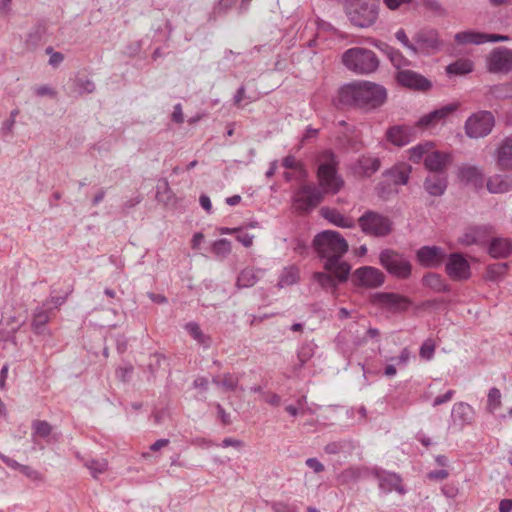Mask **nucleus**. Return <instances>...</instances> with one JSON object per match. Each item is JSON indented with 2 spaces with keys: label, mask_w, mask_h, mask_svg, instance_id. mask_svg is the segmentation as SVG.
<instances>
[{
  "label": "nucleus",
  "mask_w": 512,
  "mask_h": 512,
  "mask_svg": "<svg viewBox=\"0 0 512 512\" xmlns=\"http://www.w3.org/2000/svg\"><path fill=\"white\" fill-rule=\"evenodd\" d=\"M322 162L317 169L320 187L315 184L301 186L293 197L296 211L307 213L316 208L323 200L325 193L336 194L343 186V180L337 174L338 160L332 150H325L321 154Z\"/></svg>",
  "instance_id": "obj_1"
},
{
  "label": "nucleus",
  "mask_w": 512,
  "mask_h": 512,
  "mask_svg": "<svg viewBox=\"0 0 512 512\" xmlns=\"http://www.w3.org/2000/svg\"><path fill=\"white\" fill-rule=\"evenodd\" d=\"M313 247L318 256L325 259V270L334 274L339 282L346 281L351 267L342 260L343 255L348 251L345 238L337 231L325 230L314 237Z\"/></svg>",
  "instance_id": "obj_2"
},
{
  "label": "nucleus",
  "mask_w": 512,
  "mask_h": 512,
  "mask_svg": "<svg viewBox=\"0 0 512 512\" xmlns=\"http://www.w3.org/2000/svg\"><path fill=\"white\" fill-rule=\"evenodd\" d=\"M386 99V89L370 81H358L344 85L338 92L339 104L366 111L382 106Z\"/></svg>",
  "instance_id": "obj_3"
},
{
  "label": "nucleus",
  "mask_w": 512,
  "mask_h": 512,
  "mask_svg": "<svg viewBox=\"0 0 512 512\" xmlns=\"http://www.w3.org/2000/svg\"><path fill=\"white\" fill-rule=\"evenodd\" d=\"M379 7L380 0H350L344 12L352 26L369 28L378 20Z\"/></svg>",
  "instance_id": "obj_4"
},
{
  "label": "nucleus",
  "mask_w": 512,
  "mask_h": 512,
  "mask_svg": "<svg viewBox=\"0 0 512 512\" xmlns=\"http://www.w3.org/2000/svg\"><path fill=\"white\" fill-rule=\"evenodd\" d=\"M342 63L348 70L356 74L368 75L379 68L380 61L372 50L353 47L343 53Z\"/></svg>",
  "instance_id": "obj_5"
},
{
  "label": "nucleus",
  "mask_w": 512,
  "mask_h": 512,
  "mask_svg": "<svg viewBox=\"0 0 512 512\" xmlns=\"http://www.w3.org/2000/svg\"><path fill=\"white\" fill-rule=\"evenodd\" d=\"M358 225L365 235L375 238H384L393 230V221L374 210H366L358 218Z\"/></svg>",
  "instance_id": "obj_6"
},
{
  "label": "nucleus",
  "mask_w": 512,
  "mask_h": 512,
  "mask_svg": "<svg viewBox=\"0 0 512 512\" xmlns=\"http://www.w3.org/2000/svg\"><path fill=\"white\" fill-rule=\"evenodd\" d=\"M379 262L389 274L398 279H408L411 276V262L403 254L393 249L381 251Z\"/></svg>",
  "instance_id": "obj_7"
},
{
  "label": "nucleus",
  "mask_w": 512,
  "mask_h": 512,
  "mask_svg": "<svg viewBox=\"0 0 512 512\" xmlns=\"http://www.w3.org/2000/svg\"><path fill=\"white\" fill-rule=\"evenodd\" d=\"M495 124L494 116L489 111H479L465 122V132L469 138H483L491 133Z\"/></svg>",
  "instance_id": "obj_8"
},
{
  "label": "nucleus",
  "mask_w": 512,
  "mask_h": 512,
  "mask_svg": "<svg viewBox=\"0 0 512 512\" xmlns=\"http://www.w3.org/2000/svg\"><path fill=\"white\" fill-rule=\"evenodd\" d=\"M487 69L491 73L508 74L512 71V49L496 47L488 55Z\"/></svg>",
  "instance_id": "obj_9"
},
{
  "label": "nucleus",
  "mask_w": 512,
  "mask_h": 512,
  "mask_svg": "<svg viewBox=\"0 0 512 512\" xmlns=\"http://www.w3.org/2000/svg\"><path fill=\"white\" fill-rule=\"evenodd\" d=\"M413 54L429 55L439 49V37L436 30L422 29L413 36Z\"/></svg>",
  "instance_id": "obj_10"
},
{
  "label": "nucleus",
  "mask_w": 512,
  "mask_h": 512,
  "mask_svg": "<svg viewBox=\"0 0 512 512\" xmlns=\"http://www.w3.org/2000/svg\"><path fill=\"white\" fill-rule=\"evenodd\" d=\"M378 480L379 488L385 492L390 493L396 491L403 495L406 493V489L402 484V478L395 472H389L379 467L371 468V474Z\"/></svg>",
  "instance_id": "obj_11"
},
{
  "label": "nucleus",
  "mask_w": 512,
  "mask_h": 512,
  "mask_svg": "<svg viewBox=\"0 0 512 512\" xmlns=\"http://www.w3.org/2000/svg\"><path fill=\"white\" fill-rule=\"evenodd\" d=\"M352 279L356 285L377 288L384 283L385 275L378 268L363 266L354 271Z\"/></svg>",
  "instance_id": "obj_12"
},
{
  "label": "nucleus",
  "mask_w": 512,
  "mask_h": 512,
  "mask_svg": "<svg viewBox=\"0 0 512 512\" xmlns=\"http://www.w3.org/2000/svg\"><path fill=\"white\" fill-rule=\"evenodd\" d=\"M455 41L458 44L466 45V44H484L486 42H505L510 38L507 35L500 34H488L482 32L475 31H463L456 33L454 36Z\"/></svg>",
  "instance_id": "obj_13"
},
{
  "label": "nucleus",
  "mask_w": 512,
  "mask_h": 512,
  "mask_svg": "<svg viewBox=\"0 0 512 512\" xmlns=\"http://www.w3.org/2000/svg\"><path fill=\"white\" fill-rule=\"evenodd\" d=\"M396 80L401 86L417 91H427L432 86L431 81L426 77L408 69L399 70Z\"/></svg>",
  "instance_id": "obj_14"
},
{
  "label": "nucleus",
  "mask_w": 512,
  "mask_h": 512,
  "mask_svg": "<svg viewBox=\"0 0 512 512\" xmlns=\"http://www.w3.org/2000/svg\"><path fill=\"white\" fill-rule=\"evenodd\" d=\"M447 255L441 247L423 246L417 253V261L426 268H437L442 265Z\"/></svg>",
  "instance_id": "obj_15"
},
{
  "label": "nucleus",
  "mask_w": 512,
  "mask_h": 512,
  "mask_svg": "<svg viewBox=\"0 0 512 512\" xmlns=\"http://www.w3.org/2000/svg\"><path fill=\"white\" fill-rule=\"evenodd\" d=\"M457 103H450L442 106L439 109H435L430 113L423 115L417 122L416 127L420 129H426L435 126L437 123L446 119L450 114L458 109Z\"/></svg>",
  "instance_id": "obj_16"
},
{
  "label": "nucleus",
  "mask_w": 512,
  "mask_h": 512,
  "mask_svg": "<svg viewBox=\"0 0 512 512\" xmlns=\"http://www.w3.org/2000/svg\"><path fill=\"white\" fill-rule=\"evenodd\" d=\"M474 420V409L465 402H457L453 405L451 411V426L462 430L466 425H470Z\"/></svg>",
  "instance_id": "obj_17"
},
{
  "label": "nucleus",
  "mask_w": 512,
  "mask_h": 512,
  "mask_svg": "<svg viewBox=\"0 0 512 512\" xmlns=\"http://www.w3.org/2000/svg\"><path fill=\"white\" fill-rule=\"evenodd\" d=\"M446 273L453 280L467 279L470 276L469 263L461 254L453 253L446 264Z\"/></svg>",
  "instance_id": "obj_18"
},
{
  "label": "nucleus",
  "mask_w": 512,
  "mask_h": 512,
  "mask_svg": "<svg viewBox=\"0 0 512 512\" xmlns=\"http://www.w3.org/2000/svg\"><path fill=\"white\" fill-rule=\"evenodd\" d=\"M54 316L52 307H48V303H41L38 305L32 313L31 328L35 334H45L47 324L50 319Z\"/></svg>",
  "instance_id": "obj_19"
},
{
  "label": "nucleus",
  "mask_w": 512,
  "mask_h": 512,
  "mask_svg": "<svg viewBox=\"0 0 512 512\" xmlns=\"http://www.w3.org/2000/svg\"><path fill=\"white\" fill-rule=\"evenodd\" d=\"M416 128V125L414 127L407 125L392 126L387 130V140L396 146H405L415 138Z\"/></svg>",
  "instance_id": "obj_20"
},
{
  "label": "nucleus",
  "mask_w": 512,
  "mask_h": 512,
  "mask_svg": "<svg viewBox=\"0 0 512 512\" xmlns=\"http://www.w3.org/2000/svg\"><path fill=\"white\" fill-rule=\"evenodd\" d=\"M458 178L466 185L472 186L475 190L484 187V173L474 165H462L458 170Z\"/></svg>",
  "instance_id": "obj_21"
},
{
  "label": "nucleus",
  "mask_w": 512,
  "mask_h": 512,
  "mask_svg": "<svg viewBox=\"0 0 512 512\" xmlns=\"http://www.w3.org/2000/svg\"><path fill=\"white\" fill-rule=\"evenodd\" d=\"M381 167V161L378 157L372 155H362L353 165V171L358 176L370 177Z\"/></svg>",
  "instance_id": "obj_22"
},
{
  "label": "nucleus",
  "mask_w": 512,
  "mask_h": 512,
  "mask_svg": "<svg viewBox=\"0 0 512 512\" xmlns=\"http://www.w3.org/2000/svg\"><path fill=\"white\" fill-rule=\"evenodd\" d=\"M371 474V469L365 466L353 465L342 470L336 477L340 485L357 483L360 479Z\"/></svg>",
  "instance_id": "obj_23"
},
{
  "label": "nucleus",
  "mask_w": 512,
  "mask_h": 512,
  "mask_svg": "<svg viewBox=\"0 0 512 512\" xmlns=\"http://www.w3.org/2000/svg\"><path fill=\"white\" fill-rule=\"evenodd\" d=\"M372 44L387 56L392 65L399 69L410 65V61L396 48L380 40H373Z\"/></svg>",
  "instance_id": "obj_24"
},
{
  "label": "nucleus",
  "mask_w": 512,
  "mask_h": 512,
  "mask_svg": "<svg viewBox=\"0 0 512 512\" xmlns=\"http://www.w3.org/2000/svg\"><path fill=\"white\" fill-rule=\"evenodd\" d=\"M450 161L451 157L449 154L440 151H432L425 156L424 165L430 172L445 173V169Z\"/></svg>",
  "instance_id": "obj_25"
},
{
  "label": "nucleus",
  "mask_w": 512,
  "mask_h": 512,
  "mask_svg": "<svg viewBox=\"0 0 512 512\" xmlns=\"http://www.w3.org/2000/svg\"><path fill=\"white\" fill-rule=\"evenodd\" d=\"M379 304L394 310H406L411 304L410 300L397 293L382 292L376 295Z\"/></svg>",
  "instance_id": "obj_26"
},
{
  "label": "nucleus",
  "mask_w": 512,
  "mask_h": 512,
  "mask_svg": "<svg viewBox=\"0 0 512 512\" xmlns=\"http://www.w3.org/2000/svg\"><path fill=\"white\" fill-rule=\"evenodd\" d=\"M357 443L352 439H340L324 446V452L329 455H342L345 459L352 456Z\"/></svg>",
  "instance_id": "obj_27"
},
{
  "label": "nucleus",
  "mask_w": 512,
  "mask_h": 512,
  "mask_svg": "<svg viewBox=\"0 0 512 512\" xmlns=\"http://www.w3.org/2000/svg\"><path fill=\"white\" fill-rule=\"evenodd\" d=\"M496 161L500 170H512V135L506 137L497 148Z\"/></svg>",
  "instance_id": "obj_28"
},
{
  "label": "nucleus",
  "mask_w": 512,
  "mask_h": 512,
  "mask_svg": "<svg viewBox=\"0 0 512 512\" xmlns=\"http://www.w3.org/2000/svg\"><path fill=\"white\" fill-rule=\"evenodd\" d=\"M446 173H434L426 177L424 188L431 196H441L447 189Z\"/></svg>",
  "instance_id": "obj_29"
},
{
  "label": "nucleus",
  "mask_w": 512,
  "mask_h": 512,
  "mask_svg": "<svg viewBox=\"0 0 512 512\" xmlns=\"http://www.w3.org/2000/svg\"><path fill=\"white\" fill-rule=\"evenodd\" d=\"M486 187L492 194L507 193L512 190V175H493L487 179Z\"/></svg>",
  "instance_id": "obj_30"
},
{
  "label": "nucleus",
  "mask_w": 512,
  "mask_h": 512,
  "mask_svg": "<svg viewBox=\"0 0 512 512\" xmlns=\"http://www.w3.org/2000/svg\"><path fill=\"white\" fill-rule=\"evenodd\" d=\"M321 215L328 220L330 223L342 227V228H353L355 226L354 221L341 214L338 210L328 207L321 208Z\"/></svg>",
  "instance_id": "obj_31"
},
{
  "label": "nucleus",
  "mask_w": 512,
  "mask_h": 512,
  "mask_svg": "<svg viewBox=\"0 0 512 512\" xmlns=\"http://www.w3.org/2000/svg\"><path fill=\"white\" fill-rule=\"evenodd\" d=\"M512 253V241L494 238L489 245V254L493 258H506Z\"/></svg>",
  "instance_id": "obj_32"
},
{
  "label": "nucleus",
  "mask_w": 512,
  "mask_h": 512,
  "mask_svg": "<svg viewBox=\"0 0 512 512\" xmlns=\"http://www.w3.org/2000/svg\"><path fill=\"white\" fill-rule=\"evenodd\" d=\"M410 172L411 167L403 165L387 170L385 175L390 177L395 185H406L409 180Z\"/></svg>",
  "instance_id": "obj_33"
},
{
  "label": "nucleus",
  "mask_w": 512,
  "mask_h": 512,
  "mask_svg": "<svg viewBox=\"0 0 512 512\" xmlns=\"http://www.w3.org/2000/svg\"><path fill=\"white\" fill-rule=\"evenodd\" d=\"M212 382L224 389V391H235L238 388L239 377L233 373H225L222 376H214Z\"/></svg>",
  "instance_id": "obj_34"
},
{
  "label": "nucleus",
  "mask_w": 512,
  "mask_h": 512,
  "mask_svg": "<svg viewBox=\"0 0 512 512\" xmlns=\"http://www.w3.org/2000/svg\"><path fill=\"white\" fill-rule=\"evenodd\" d=\"M422 282L424 286L431 288L435 292H447L450 290L443 278L436 273H428L424 275Z\"/></svg>",
  "instance_id": "obj_35"
},
{
  "label": "nucleus",
  "mask_w": 512,
  "mask_h": 512,
  "mask_svg": "<svg viewBox=\"0 0 512 512\" xmlns=\"http://www.w3.org/2000/svg\"><path fill=\"white\" fill-rule=\"evenodd\" d=\"M185 330L189 333V335L195 340L197 341L198 344L204 346V347H209L211 345V338L210 336L208 335H205L199 324L196 323V322H188L186 325H185Z\"/></svg>",
  "instance_id": "obj_36"
},
{
  "label": "nucleus",
  "mask_w": 512,
  "mask_h": 512,
  "mask_svg": "<svg viewBox=\"0 0 512 512\" xmlns=\"http://www.w3.org/2000/svg\"><path fill=\"white\" fill-rule=\"evenodd\" d=\"M298 280H299L298 268L295 266H289L282 270V272L279 276L278 286L281 288H283L285 286H290V285L297 283Z\"/></svg>",
  "instance_id": "obj_37"
},
{
  "label": "nucleus",
  "mask_w": 512,
  "mask_h": 512,
  "mask_svg": "<svg viewBox=\"0 0 512 512\" xmlns=\"http://www.w3.org/2000/svg\"><path fill=\"white\" fill-rule=\"evenodd\" d=\"M258 281V275L253 268L243 269L237 277V286L239 288H249L254 286Z\"/></svg>",
  "instance_id": "obj_38"
},
{
  "label": "nucleus",
  "mask_w": 512,
  "mask_h": 512,
  "mask_svg": "<svg viewBox=\"0 0 512 512\" xmlns=\"http://www.w3.org/2000/svg\"><path fill=\"white\" fill-rule=\"evenodd\" d=\"M434 144L432 142L420 143L408 150L409 159L414 163H419L420 160L429 154Z\"/></svg>",
  "instance_id": "obj_39"
},
{
  "label": "nucleus",
  "mask_w": 512,
  "mask_h": 512,
  "mask_svg": "<svg viewBox=\"0 0 512 512\" xmlns=\"http://www.w3.org/2000/svg\"><path fill=\"white\" fill-rule=\"evenodd\" d=\"M473 70V63L469 60H457L446 67V72L453 75H465Z\"/></svg>",
  "instance_id": "obj_40"
},
{
  "label": "nucleus",
  "mask_w": 512,
  "mask_h": 512,
  "mask_svg": "<svg viewBox=\"0 0 512 512\" xmlns=\"http://www.w3.org/2000/svg\"><path fill=\"white\" fill-rule=\"evenodd\" d=\"M231 243L229 240L222 238L219 240H216L212 244V252L221 259L226 258L231 253Z\"/></svg>",
  "instance_id": "obj_41"
},
{
  "label": "nucleus",
  "mask_w": 512,
  "mask_h": 512,
  "mask_svg": "<svg viewBox=\"0 0 512 512\" xmlns=\"http://www.w3.org/2000/svg\"><path fill=\"white\" fill-rule=\"evenodd\" d=\"M32 430L33 436L47 438L51 434L53 427L49 422L45 420H34L32 422Z\"/></svg>",
  "instance_id": "obj_42"
},
{
  "label": "nucleus",
  "mask_w": 512,
  "mask_h": 512,
  "mask_svg": "<svg viewBox=\"0 0 512 512\" xmlns=\"http://www.w3.org/2000/svg\"><path fill=\"white\" fill-rule=\"evenodd\" d=\"M501 406V392L498 388L493 387L489 390L487 395V410L494 413Z\"/></svg>",
  "instance_id": "obj_43"
},
{
  "label": "nucleus",
  "mask_w": 512,
  "mask_h": 512,
  "mask_svg": "<svg viewBox=\"0 0 512 512\" xmlns=\"http://www.w3.org/2000/svg\"><path fill=\"white\" fill-rule=\"evenodd\" d=\"M314 353V346L312 344H303L297 352L299 364L296 366V369H301L313 357Z\"/></svg>",
  "instance_id": "obj_44"
},
{
  "label": "nucleus",
  "mask_w": 512,
  "mask_h": 512,
  "mask_svg": "<svg viewBox=\"0 0 512 512\" xmlns=\"http://www.w3.org/2000/svg\"><path fill=\"white\" fill-rule=\"evenodd\" d=\"M337 278L334 274L333 276L331 274L325 273V272H316L314 273V279L319 283V285L322 288H325L327 290H333L335 289L337 283Z\"/></svg>",
  "instance_id": "obj_45"
},
{
  "label": "nucleus",
  "mask_w": 512,
  "mask_h": 512,
  "mask_svg": "<svg viewBox=\"0 0 512 512\" xmlns=\"http://www.w3.org/2000/svg\"><path fill=\"white\" fill-rule=\"evenodd\" d=\"M491 94L500 99L512 98V84L511 81L506 83L497 84L491 87Z\"/></svg>",
  "instance_id": "obj_46"
},
{
  "label": "nucleus",
  "mask_w": 512,
  "mask_h": 512,
  "mask_svg": "<svg viewBox=\"0 0 512 512\" xmlns=\"http://www.w3.org/2000/svg\"><path fill=\"white\" fill-rule=\"evenodd\" d=\"M85 466L90 470L92 476L96 478L98 474H102L107 470L108 463L105 459H91L85 463Z\"/></svg>",
  "instance_id": "obj_47"
},
{
  "label": "nucleus",
  "mask_w": 512,
  "mask_h": 512,
  "mask_svg": "<svg viewBox=\"0 0 512 512\" xmlns=\"http://www.w3.org/2000/svg\"><path fill=\"white\" fill-rule=\"evenodd\" d=\"M435 353V343L432 339H427L420 347L419 355L424 360H431Z\"/></svg>",
  "instance_id": "obj_48"
},
{
  "label": "nucleus",
  "mask_w": 512,
  "mask_h": 512,
  "mask_svg": "<svg viewBox=\"0 0 512 512\" xmlns=\"http://www.w3.org/2000/svg\"><path fill=\"white\" fill-rule=\"evenodd\" d=\"M507 270V264L506 263H495L488 266L487 273L490 280H497L498 278L502 277Z\"/></svg>",
  "instance_id": "obj_49"
},
{
  "label": "nucleus",
  "mask_w": 512,
  "mask_h": 512,
  "mask_svg": "<svg viewBox=\"0 0 512 512\" xmlns=\"http://www.w3.org/2000/svg\"><path fill=\"white\" fill-rule=\"evenodd\" d=\"M42 34H43V31H42V28L41 27H35L33 30H31L28 35H27V38H26V45L28 47H35L37 46L41 39H42Z\"/></svg>",
  "instance_id": "obj_50"
},
{
  "label": "nucleus",
  "mask_w": 512,
  "mask_h": 512,
  "mask_svg": "<svg viewBox=\"0 0 512 512\" xmlns=\"http://www.w3.org/2000/svg\"><path fill=\"white\" fill-rule=\"evenodd\" d=\"M20 472L32 481H43L44 480V477L40 472H38L37 470L33 469L32 467H30L28 465H24L23 467H21Z\"/></svg>",
  "instance_id": "obj_51"
},
{
  "label": "nucleus",
  "mask_w": 512,
  "mask_h": 512,
  "mask_svg": "<svg viewBox=\"0 0 512 512\" xmlns=\"http://www.w3.org/2000/svg\"><path fill=\"white\" fill-rule=\"evenodd\" d=\"M395 37L405 48H407L413 54L414 41L409 40L408 36L406 35V32L403 29H399L395 33Z\"/></svg>",
  "instance_id": "obj_52"
},
{
  "label": "nucleus",
  "mask_w": 512,
  "mask_h": 512,
  "mask_svg": "<svg viewBox=\"0 0 512 512\" xmlns=\"http://www.w3.org/2000/svg\"><path fill=\"white\" fill-rule=\"evenodd\" d=\"M67 300V295L65 296H51L46 299L42 303H48V307H52L53 314H55V310H57L60 306H62Z\"/></svg>",
  "instance_id": "obj_53"
},
{
  "label": "nucleus",
  "mask_w": 512,
  "mask_h": 512,
  "mask_svg": "<svg viewBox=\"0 0 512 512\" xmlns=\"http://www.w3.org/2000/svg\"><path fill=\"white\" fill-rule=\"evenodd\" d=\"M454 395H455V391L450 389L443 395H439V396L435 397V399L433 400L432 406L437 407L442 404H445V403L451 401Z\"/></svg>",
  "instance_id": "obj_54"
},
{
  "label": "nucleus",
  "mask_w": 512,
  "mask_h": 512,
  "mask_svg": "<svg viewBox=\"0 0 512 512\" xmlns=\"http://www.w3.org/2000/svg\"><path fill=\"white\" fill-rule=\"evenodd\" d=\"M236 233L237 241H239L243 246L250 247L253 244V235H250L249 233L242 231L240 228Z\"/></svg>",
  "instance_id": "obj_55"
},
{
  "label": "nucleus",
  "mask_w": 512,
  "mask_h": 512,
  "mask_svg": "<svg viewBox=\"0 0 512 512\" xmlns=\"http://www.w3.org/2000/svg\"><path fill=\"white\" fill-rule=\"evenodd\" d=\"M15 123H16L15 120L9 119V118L6 119L5 121H3L2 126L0 128V135L2 137H6L8 135H12Z\"/></svg>",
  "instance_id": "obj_56"
},
{
  "label": "nucleus",
  "mask_w": 512,
  "mask_h": 512,
  "mask_svg": "<svg viewBox=\"0 0 512 512\" xmlns=\"http://www.w3.org/2000/svg\"><path fill=\"white\" fill-rule=\"evenodd\" d=\"M46 53L50 54L49 64L54 67L58 66L64 60L63 54L60 52H53L52 47H48L46 49Z\"/></svg>",
  "instance_id": "obj_57"
},
{
  "label": "nucleus",
  "mask_w": 512,
  "mask_h": 512,
  "mask_svg": "<svg viewBox=\"0 0 512 512\" xmlns=\"http://www.w3.org/2000/svg\"><path fill=\"white\" fill-rule=\"evenodd\" d=\"M410 359V351L408 348H403L398 357H391L390 361H396L398 365L405 366Z\"/></svg>",
  "instance_id": "obj_58"
},
{
  "label": "nucleus",
  "mask_w": 512,
  "mask_h": 512,
  "mask_svg": "<svg viewBox=\"0 0 512 512\" xmlns=\"http://www.w3.org/2000/svg\"><path fill=\"white\" fill-rule=\"evenodd\" d=\"M215 407L217 410L218 418L220 419L222 424L230 425L231 424L230 414L225 411V409L223 408V406L220 403H217L215 405Z\"/></svg>",
  "instance_id": "obj_59"
},
{
  "label": "nucleus",
  "mask_w": 512,
  "mask_h": 512,
  "mask_svg": "<svg viewBox=\"0 0 512 512\" xmlns=\"http://www.w3.org/2000/svg\"><path fill=\"white\" fill-rule=\"evenodd\" d=\"M305 464L311 468L315 473H321L325 470L324 465L317 458H308Z\"/></svg>",
  "instance_id": "obj_60"
},
{
  "label": "nucleus",
  "mask_w": 512,
  "mask_h": 512,
  "mask_svg": "<svg viewBox=\"0 0 512 512\" xmlns=\"http://www.w3.org/2000/svg\"><path fill=\"white\" fill-rule=\"evenodd\" d=\"M376 189L379 197L383 199H387L394 192L391 186L384 182L379 183Z\"/></svg>",
  "instance_id": "obj_61"
},
{
  "label": "nucleus",
  "mask_w": 512,
  "mask_h": 512,
  "mask_svg": "<svg viewBox=\"0 0 512 512\" xmlns=\"http://www.w3.org/2000/svg\"><path fill=\"white\" fill-rule=\"evenodd\" d=\"M271 508L274 512H297L296 508H292L284 502H273Z\"/></svg>",
  "instance_id": "obj_62"
},
{
  "label": "nucleus",
  "mask_w": 512,
  "mask_h": 512,
  "mask_svg": "<svg viewBox=\"0 0 512 512\" xmlns=\"http://www.w3.org/2000/svg\"><path fill=\"white\" fill-rule=\"evenodd\" d=\"M449 476V473L447 470L445 469H440V470H434V471H431L427 474V477L430 479V480H437V481H441V480H444L446 479L447 477Z\"/></svg>",
  "instance_id": "obj_63"
},
{
  "label": "nucleus",
  "mask_w": 512,
  "mask_h": 512,
  "mask_svg": "<svg viewBox=\"0 0 512 512\" xmlns=\"http://www.w3.org/2000/svg\"><path fill=\"white\" fill-rule=\"evenodd\" d=\"M447 498H455L458 495V488L453 484H446L441 488Z\"/></svg>",
  "instance_id": "obj_64"
}]
</instances>
